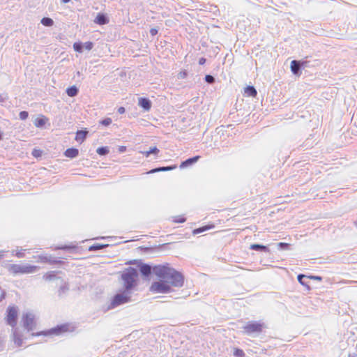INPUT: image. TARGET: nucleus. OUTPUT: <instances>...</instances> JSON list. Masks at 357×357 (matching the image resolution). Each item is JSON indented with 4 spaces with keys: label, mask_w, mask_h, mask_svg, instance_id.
Instances as JSON below:
<instances>
[{
    "label": "nucleus",
    "mask_w": 357,
    "mask_h": 357,
    "mask_svg": "<svg viewBox=\"0 0 357 357\" xmlns=\"http://www.w3.org/2000/svg\"><path fill=\"white\" fill-rule=\"evenodd\" d=\"M127 150V147L126 146H119L118 148V151L120 153H123L126 152Z\"/></svg>",
    "instance_id": "48"
},
{
    "label": "nucleus",
    "mask_w": 357,
    "mask_h": 357,
    "mask_svg": "<svg viewBox=\"0 0 357 357\" xmlns=\"http://www.w3.org/2000/svg\"><path fill=\"white\" fill-rule=\"evenodd\" d=\"M200 155H195L187 158L181 162L179 165L180 169H185L192 166L200 159Z\"/></svg>",
    "instance_id": "12"
},
{
    "label": "nucleus",
    "mask_w": 357,
    "mask_h": 357,
    "mask_svg": "<svg viewBox=\"0 0 357 357\" xmlns=\"http://www.w3.org/2000/svg\"><path fill=\"white\" fill-rule=\"evenodd\" d=\"M308 278L310 280H317V281H322V280H323V278L319 275H308Z\"/></svg>",
    "instance_id": "46"
},
{
    "label": "nucleus",
    "mask_w": 357,
    "mask_h": 357,
    "mask_svg": "<svg viewBox=\"0 0 357 357\" xmlns=\"http://www.w3.org/2000/svg\"><path fill=\"white\" fill-rule=\"evenodd\" d=\"M107 247H109V244L95 243L89 246L88 250L90 252H96Z\"/></svg>",
    "instance_id": "25"
},
{
    "label": "nucleus",
    "mask_w": 357,
    "mask_h": 357,
    "mask_svg": "<svg viewBox=\"0 0 357 357\" xmlns=\"http://www.w3.org/2000/svg\"><path fill=\"white\" fill-rule=\"evenodd\" d=\"M6 295V291L3 290V291H2V293H1V296H0V302H1L3 299H4V298H5Z\"/></svg>",
    "instance_id": "51"
},
{
    "label": "nucleus",
    "mask_w": 357,
    "mask_h": 357,
    "mask_svg": "<svg viewBox=\"0 0 357 357\" xmlns=\"http://www.w3.org/2000/svg\"><path fill=\"white\" fill-rule=\"evenodd\" d=\"M63 155L66 158H69L73 159V158H75L77 156H78V155H79V150L77 148L70 147V148L67 149L64 151Z\"/></svg>",
    "instance_id": "19"
},
{
    "label": "nucleus",
    "mask_w": 357,
    "mask_h": 357,
    "mask_svg": "<svg viewBox=\"0 0 357 357\" xmlns=\"http://www.w3.org/2000/svg\"><path fill=\"white\" fill-rule=\"evenodd\" d=\"M61 1L63 3H69L70 1V0H61Z\"/></svg>",
    "instance_id": "54"
},
{
    "label": "nucleus",
    "mask_w": 357,
    "mask_h": 357,
    "mask_svg": "<svg viewBox=\"0 0 357 357\" xmlns=\"http://www.w3.org/2000/svg\"><path fill=\"white\" fill-rule=\"evenodd\" d=\"M22 323L24 328L28 332L33 331L36 325L34 314L30 312L24 313L22 317Z\"/></svg>",
    "instance_id": "9"
},
{
    "label": "nucleus",
    "mask_w": 357,
    "mask_h": 357,
    "mask_svg": "<svg viewBox=\"0 0 357 357\" xmlns=\"http://www.w3.org/2000/svg\"><path fill=\"white\" fill-rule=\"evenodd\" d=\"M61 280V284L58 290V296L60 298H62L65 294L68 293L69 291V284L67 282L63 281V279Z\"/></svg>",
    "instance_id": "17"
},
{
    "label": "nucleus",
    "mask_w": 357,
    "mask_h": 357,
    "mask_svg": "<svg viewBox=\"0 0 357 357\" xmlns=\"http://www.w3.org/2000/svg\"><path fill=\"white\" fill-rule=\"evenodd\" d=\"M79 90L78 87H77L75 85L70 86L66 90V94L71 98L77 96L79 93Z\"/></svg>",
    "instance_id": "24"
},
{
    "label": "nucleus",
    "mask_w": 357,
    "mask_h": 357,
    "mask_svg": "<svg viewBox=\"0 0 357 357\" xmlns=\"http://www.w3.org/2000/svg\"><path fill=\"white\" fill-rule=\"evenodd\" d=\"M98 238L104 239V238H105V237L101 236V237H99Z\"/></svg>",
    "instance_id": "59"
},
{
    "label": "nucleus",
    "mask_w": 357,
    "mask_h": 357,
    "mask_svg": "<svg viewBox=\"0 0 357 357\" xmlns=\"http://www.w3.org/2000/svg\"><path fill=\"white\" fill-rule=\"evenodd\" d=\"M244 93L248 97L255 98L257 95V91L254 86L248 85L244 88Z\"/></svg>",
    "instance_id": "22"
},
{
    "label": "nucleus",
    "mask_w": 357,
    "mask_h": 357,
    "mask_svg": "<svg viewBox=\"0 0 357 357\" xmlns=\"http://www.w3.org/2000/svg\"><path fill=\"white\" fill-rule=\"evenodd\" d=\"M88 130H86V128L77 130V131L76 132L75 140L77 142H84L86 138Z\"/></svg>",
    "instance_id": "20"
},
{
    "label": "nucleus",
    "mask_w": 357,
    "mask_h": 357,
    "mask_svg": "<svg viewBox=\"0 0 357 357\" xmlns=\"http://www.w3.org/2000/svg\"><path fill=\"white\" fill-rule=\"evenodd\" d=\"M158 31H159V29L158 28H151L150 29V34L152 36H155V35L158 34Z\"/></svg>",
    "instance_id": "47"
},
{
    "label": "nucleus",
    "mask_w": 357,
    "mask_h": 357,
    "mask_svg": "<svg viewBox=\"0 0 357 357\" xmlns=\"http://www.w3.org/2000/svg\"><path fill=\"white\" fill-rule=\"evenodd\" d=\"M297 280H298V282L303 287H305V289L307 290V291H310L311 290V287L308 284V280H309V278H308V275H305V274H303V273H300L297 275Z\"/></svg>",
    "instance_id": "15"
},
{
    "label": "nucleus",
    "mask_w": 357,
    "mask_h": 357,
    "mask_svg": "<svg viewBox=\"0 0 357 357\" xmlns=\"http://www.w3.org/2000/svg\"><path fill=\"white\" fill-rule=\"evenodd\" d=\"M47 121L48 119L45 116L40 115L34 120L33 124L36 128H43V127H45Z\"/></svg>",
    "instance_id": "18"
},
{
    "label": "nucleus",
    "mask_w": 357,
    "mask_h": 357,
    "mask_svg": "<svg viewBox=\"0 0 357 357\" xmlns=\"http://www.w3.org/2000/svg\"><path fill=\"white\" fill-rule=\"evenodd\" d=\"M188 72L186 70H183V71H181L178 74V79H185L188 77Z\"/></svg>",
    "instance_id": "44"
},
{
    "label": "nucleus",
    "mask_w": 357,
    "mask_h": 357,
    "mask_svg": "<svg viewBox=\"0 0 357 357\" xmlns=\"http://www.w3.org/2000/svg\"><path fill=\"white\" fill-rule=\"evenodd\" d=\"M73 49L76 52L82 53L84 50L83 43L81 41L74 43Z\"/></svg>",
    "instance_id": "31"
},
{
    "label": "nucleus",
    "mask_w": 357,
    "mask_h": 357,
    "mask_svg": "<svg viewBox=\"0 0 357 357\" xmlns=\"http://www.w3.org/2000/svg\"><path fill=\"white\" fill-rule=\"evenodd\" d=\"M5 252H6V251H4V250H0V255H4Z\"/></svg>",
    "instance_id": "56"
},
{
    "label": "nucleus",
    "mask_w": 357,
    "mask_h": 357,
    "mask_svg": "<svg viewBox=\"0 0 357 357\" xmlns=\"http://www.w3.org/2000/svg\"><path fill=\"white\" fill-rule=\"evenodd\" d=\"M141 153L146 158H149L151 155H153L155 158L158 156L160 150L157 146H151L148 151H143Z\"/></svg>",
    "instance_id": "21"
},
{
    "label": "nucleus",
    "mask_w": 357,
    "mask_h": 357,
    "mask_svg": "<svg viewBox=\"0 0 357 357\" xmlns=\"http://www.w3.org/2000/svg\"><path fill=\"white\" fill-rule=\"evenodd\" d=\"M204 81L210 84H213L215 82V78L211 75H206L204 77Z\"/></svg>",
    "instance_id": "38"
},
{
    "label": "nucleus",
    "mask_w": 357,
    "mask_h": 357,
    "mask_svg": "<svg viewBox=\"0 0 357 357\" xmlns=\"http://www.w3.org/2000/svg\"><path fill=\"white\" fill-rule=\"evenodd\" d=\"M172 221L175 223H183L186 221V218L184 215H177L172 218Z\"/></svg>",
    "instance_id": "37"
},
{
    "label": "nucleus",
    "mask_w": 357,
    "mask_h": 357,
    "mask_svg": "<svg viewBox=\"0 0 357 357\" xmlns=\"http://www.w3.org/2000/svg\"><path fill=\"white\" fill-rule=\"evenodd\" d=\"M290 69L291 73L296 76H300L303 69L299 64L298 60H292L290 63Z\"/></svg>",
    "instance_id": "13"
},
{
    "label": "nucleus",
    "mask_w": 357,
    "mask_h": 357,
    "mask_svg": "<svg viewBox=\"0 0 357 357\" xmlns=\"http://www.w3.org/2000/svg\"><path fill=\"white\" fill-rule=\"evenodd\" d=\"M278 248L280 250H289L291 245L284 242H280L277 244Z\"/></svg>",
    "instance_id": "35"
},
{
    "label": "nucleus",
    "mask_w": 357,
    "mask_h": 357,
    "mask_svg": "<svg viewBox=\"0 0 357 357\" xmlns=\"http://www.w3.org/2000/svg\"><path fill=\"white\" fill-rule=\"evenodd\" d=\"M308 56L305 57L303 59L298 60L299 64L303 70L310 67V61L307 60Z\"/></svg>",
    "instance_id": "34"
},
{
    "label": "nucleus",
    "mask_w": 357,
    "mask_h": 357,
    "mask_svg": "<svg viewBox=\"0 0 357 357\" xmlns=\"http://www.w3.org/2000/svg\"><path fill=\"white\" fill-rule=\"evenodd\" d=\"M250 249L252 250H255V251H257V252H266V253L270 252V249H269L268 246L264 245L262 244H259V243L251 244L250 246Z\"/></svg>",
    "instance_id": "16"
},
{
    "label": "nucleus",
    "mask_w": 357,
    "mask_h": 357,
    "mask_svg": "<svg viewBox=\"0 0 357 357\" xmlns=\"http://www.w3.org/2000/svg\"><path fill=\"white\" fill-rule=\"evenodd\" d=\"M139 248H140L141 250H148V249H149L148 248H146V247H143V246L139 247Z\"/></svg>",
    "instance_id": "55"
},
{
    "label": "nucleus",
    "mask_w": 357,
    "mask_h": 357,
    "mask_svg": "<svg viewBox=\"0 0 357 357\" xmlns=\"http://www.w3.org/2000/svg\"><path fill=\"white\" fill-rule=\"evenodd\" d=\"M3 257V255H0V259Z\"/></svg>",
    "instance_id": "58"
},
{
    "label": "nucleus",
    "mask_w": 357,
    "mask_h": 357,
    "mask_svg": "<svg viewBox=\"0 0 357 357\" xmlns=\"http://www.w3.org/2000/svg\"><path fill=\"white\" fill-rule=\"evenodd\" d=\"M47 264H54V265H56V264L62 265L64 264V261L59 259V258L54 257L52 255H48L47 256Z\"/></svg>",
    "instance_id": "27"
},
{
    "label": "nucleus",
    "mask_w": 357,
    "mask_h": 357,
    "mask_svg": "<svg viewBox=\"0 0 357 357\" xmlns=\"http://www.w3.org/2000/svg\"><path fill=\"white\" fill-rule=\"evenodd\" d=\"M158 281L152 282L150 291L155 294H168L172 287H181L184 284L185 277L168 263L160 264L157 271Z\"/></svg>",
    "instance_id": "1"
},
{
    "label": "nucleus",
    "mask_w": 357,
    "mask_h": 357,
    "mask_svg": "<svg viewBox=\"0 0 357 357\" xmlns=\"http://www.w3.org/2000/svg\"><path fill=\"white\" fill-rule=\"evenodd\" d=\"M3 132L2 131H0V141L3 139Z\"/></svg>",
    "instance_id": "52"
},
{
    "label": "nucleus",
    "mask_w": 357,
    "mask_h": 357,
    "mask_svg": "<svg viewBox=\"0 0 357 357\" xmlns=\"http://www.w3.org/2000/svg\"><path fill=\"white\" fill-rule=\"evenodd\" d=\"M213 225H204L198 228H195L192 230V234L197 235L213 228Z\"/></svg>",
    "instance_id": "26"
},
{
    "label": "nucleus",
    "mask_w": 357,
    "mask_h": 357,
    "mask_svg": "<svg viewBox=\"0 0 357 357\" xmlns=\"http://www.w3.org/2000/svg\"><path fill=\"white\" fill-rule=\"evenodd\" d=\"M233 355L235 357H245V354L243 349H241L240 348H234Z\"/></svg>",
    "instance_id": "36"
},
{
    "label": "nucleus",
    "mask_w": 357,
    "mask_h": 357,
    "mask_svg": "<svg viewBox=\"0 0 357 357\" xmlns=\"http://www.w3.org/2000/svg\"><path fill=\"white\" fill-rule=\"evenodd\" d=\"M109 152L108 146H100L96 149V153L100 156H105Z\"/></svg>",
    "instance_id": "30"
},
{
    "label": "nucleus",
    "mask_w": 357,
    "mask_h": 357,
    "mask_svg": "<svg viewBox=\"0 0 357 357\" xmlns=\"http://www.w3.org/2000/svg\"><path fill=\"white\" fill-rule=\"evenodd\" d=\"M138 105L141 108L144 109L145 112H149L151 110L152 107V102L149 98L146 97H139L138 98Z\"/></svg>",
    "instance_id": "10"
},
{
    "label": "nucleus",
    "mask_w": 357,
    "mask_h": 357,
    "mask_svg": "<svg viewBox=\"0 0 357 357\" xmlns=\"http://www.w3.org/2000/svg\"><path fill=\"white\" fill-rule=\"evenodd\" d=\"M132 293V291L123 288L119 289L118 292L112 297L110 303L107 306V310L130 302Z\"/></svg>",
    "instance_id": "4"
},
{
    "label": "nucleus",
    "mask_w": 357,
    "mask_h": 357,
    "mask_svg": "<svg viewBox=\"0 0 357 357\" xmlns=\"http://www.w3.org/2000/svg\"><path fill=\"white\" fill-rule=\"evenodd\" d=\"M12 255L16 256L18 258H23V257H25L24 250H18V251H16V252H15L13 250L12 252Z\"/></svg>",
    "instance_id": "42"
},
{
    "label": "nucleus",
    "mask_w": 357,
    "mask_h": 357,
    "mask_svg": "<svg viewBox=\"0 0 357 357\" xmlns=\"http://www.w3.org/2000/svg\"><path fill=\"white\" fill-rule=\"evenodd\" d=\"M176 167H177L176 165L158 167L151 169V170H149L147 172V174H154V173L160 172L171 171V170L175 169Z\"/></svg>",
    "instance_id": "14"
},
{
    "label": "nucleus",
    "mask_w": 357,
    "mask_h": 357,
    "mask_svg": "<svg viewBox=\"0 0 357 357\" xmlns=\"http://www.w3.org/2000/svg\"><path fill=\"white\" fill-rule=\"evenodd\" d=\"M47 256L48 255H40L34 256L33 258L36 259V262L47 263Z\"/></svg>",
    "instance_id": "33"
},
{
    "label": "nucleus",
    "mask_w": 357,
    "mask_h": 357,
    "mask_svg": "<svg viewBox=\"0 0 357 357\" xmlns=\"http://www.w3.org/2000/svg\"><path fill=\"white\" fill-rule=\"evenodd\" d=\"M206 59L204 57L199 58V61H198V63L200 66L204 65L206 63Z\"/></svg>",
    "instance_id": "49"
},
{
    "label": "nucleus",
    "mask_w": 357,
    "mask_h": 357,
    "mask_svg": "<svg viewBox=\"0 0 357 357\" xmlns=\"http://www.w3.org/2000/svg\"><path fill=\"white\" fill-rule=\"evenodd\" d=\"M73 331V327L69 323H64L58 324L51 328L44 330L33 334L36 336H53V335H61L66 332H71Z\"/></svg>",
    "instance_id": "6"
},
{
    "label": "nucleus",
    "mask_w": 357,
    "mask_h": 357,
    "mask_svg": "<svg viewBox=\"0 0 357 357\" xmlns=\"http://www.w3.org/2000/svg\"><path fill=\"white\" fill-rule=\"evenodd\" d=\"M29 117V112L27 111H21L19 113V118L22 121H25Z\"/></svg>",
    "instance_id": "43"
},
{
    "label": "nucleus",
    "mask_w": 357,
    "mask_h": 357,
    "mask_svg": "<svg viewBox=\"0 0 357 357\" xmlns=\"http://www.w3.org/2000/svg\"><path fill=\"white\" fill-rule=\"evenodd\" d=\"M128 264L136 265L138 270V274H141L144 280H149L151 275H155L158 277L157 271L160 267V264L151 265L143 263L140 259H133L127 262Z\"/></svg>",
    "instance_id": "3"
},
{
    "label": "nucleus",
    "mask_w": 357,
    "mask_h": 357,
    "mask_svg": "<svg viewBox=\"0 0 357 357\" xmlns=\"http://www.w3.org/2000/svg\"><path fill=\"white\" fill-rule=\"evenodd\" d=\"M13 336L14 343L17 346L21 347L22 345V343H23V340H22V335L20 334L17 331L16 328H13Z\"/></svg>",
    "instance_id": "23"
},
{
    "label": "nucleus",
    "mask_w": 357,
    "mask_h": 357,
    "mask_svg": "<svg viewBox=\"0 0 357 357\" xmlns=\"http://www.w3.org/2000/svg\"><path fill=\"white\" fill-rule=\"evenodd\" d=\"M94 46V43L91 41H87L86 43H83V47H84V49L88 50V51H90L93 49Z\"/></svg>",
    "instance_id": "40"
},
{
    "label": "nucleus",
    "mask_w": 357,
    "mask_h": 357,
    "mask_svg": "<svg viewBox=\"0 0 357 357\" xmlns=\"http://www.w3.org/2000/svg\"><path fill=\"white\" fill-rule=\"evenodd\" d=\"M264 323L261 321H248L243 327V333L246 335H251L254 334H259L264 328Z\"/></svg>",
    "instance_id": "7"
},
{
    "label": "nucleus",
    "mask_w": 357,
    "mask_h": 357,
    "mask_svg": "<svg viewBox=\"0 0 357 357\" xmlns=\"http://www.w3.org/2000/svg\"><path fill=\"white\" fill-rule=\"evenodd\" d=\"M19 309L16 305H9L6 310L5 321L7 325L15 328L17 324Z\"/></svg>",
    "instance_id": "8"
},
{
    "label": "nucleus",
    "mask_w": 357,
    "mask_h": 357,
    "mask_svg": "<svg viewBox=\"0 0 357 357\" xmlns=\"http://www.w3.org/2000/svg\"><path fill=\"white\" fill-rule=\"evenodd\" d=\"M56 273H57L56 271H48L43 275V278L45 280H52L54 279H61V278L57 277Z\"/></svg>",
    "instance_id": "28"
},
{
    "label": "nucleus",
    "mask_w": 357,
    "mask_h": 357,
    "mask_svg": "<svg viewBox=\"0 0 357 357\" xmlns=\"http://www.w3.org/2000/svg\"><path fill=\"white\" fill-rule=\"evenodd\" d=\"M349 357H357V354H355V353H354V354H350L349 355Z\"/></svg>",
    "instance_id": "53"
},
{
    "label": "nucleus",
    "mask_w": 357,
    "mask_h": 357,
    "mask_svg": "<svg viewBox=\"0 0 357 357\" xmlns=\"http://www.w3.org/2000/svg\"><path fill=\"white\" fill-rule=\"evenodd\" d=\"M40 23L47 27H50L54 25V20L49 17H44L41 19Z\"/></svg>",
    "instance_id": "29"
},
{
    "label": "nucleus",
    "mask_w": 357,
    "mask_h": 357,
    "mask_svg": "<svg viewBox=\"0 0 357 357\" xmlns=\"http://www.w3.org/2000/svg\"><path fill=\"white\" fill-rule=\"evenodd\" d=\"M8 99V96L6 93L0 94V102L3 103Z\"/></svg>",
    "instance_id": "45"
},
{
    "label": "nucleus",
    "mask_w": 357,
    "mask_h": 357,
    "mask_svg": "<svg viewBox=\"0 0 357 357\" xmlns=\"http://www.w3.org/2000/svg\"><path fill=\"white\" fill-rule=\"evenodd\" d=\"M112 123V120L109 117H106L99 121V124L105 127L109 126Z\"/></svg>",
    "instance_id": "32"
},
{
    "label": "nucleus",
    "mask_w": 357,
    "mask_h": 357,
    "mask_svg": "<svg viewBox=\"0 0 357 357\" xmlns=\"http://www.w3.org/2000/svg\"><path fill=\"white\" fill-rule=\"evenodd\" d=\"M76 248L77 247L75 245H64L61 247H59L58 249L63 250H74L76 249Z\"/></svg>",
    "instance_id": "41"
},
{
    "label": "nucleus",
    "mask_w": 357,
    "mask_h": 357,
    "mask_svg": "<svg viewBox=\"0 0 357 357\" xmlns=\"http://www.w3.org/2000/svg\"><path fill=\"white\" fill-rule=\"evenodd\" d=\"M123 281V288L130 291H133L139 284L138 270L135 267L128 266L121 274Z\"/></svg>",
    "instance_id": "2"
},
{
    "label": "nucleus",
    "mask_w": 357,
    "mask_h": 357,
    "mask_svg": "<svg viewBox=\"0 0 357 357\" xmlns=\"http://www.w3.org/2000/svg\"><path fill=\"white\" fill-rule=\"evenodd\" d=\"M3 266H4L10 273L13 275L33 273L40 268L39 266L28 264L24 265L6 264Z\"/></svg>",
    "instance_id": "5"
},
{
    "label": "nucleus",
    "mask_w": 357,
    "mask_h": 357,
    "mask_svg": "<svg viewBox=\"0 0 357 357\" xmlns=\"http://www.w3.org/2000/svg\"><path fill=\"white\" fill-rule=\"evenodd\" d=\"M94 23L98 25H105L109 22V18L107 13H98L93 20Z\"/></svg>",
    "instance_id": "11"
},
{
    "label": "nucleus",
    "mask_w": 357,
    "mask_h": 357,
    "mask_svg": "<svg viewBox=\"0 0 357 357\" xmlns=\"http://www.w3.org/2000/svg\"><path fill=\"white\" fill-rule=\"evenodd\" d=\"M118 113L120 114H123L126 112V109L124 107H119L117 110Z\"/></svg>",
    "instance_id": "50"
},
{
    "label": "nucleus",
    "mask_w": 357,
    "mask_h": 357,
    "mask_svg": "<svg viewBox=\"0 0 357 357\" xmlns=\"http://www.w3.org/2000/svg\"><path fill=\"white\" fill-rule=\"evenodd\" d=\"M42 154H43V151L40 149H33L31 152V155L36 158H38L41 157Z\"/></svg>",
    "instance_id": "39"
},
{
    "label": "nucleus",
    "mask_w": 357,
    "mask_h": 357,
    "mask_svg": "<svg viewBox=\"0 0 357 357\" xmlns=\"http://www.w3.org/2000/svg\"><path fill=\"white\" fill-rule=\"evenodd\" d=\"M354 225L356 227H357V220L354 222Z\"/></svg>",
    "instance_id": "57"
}]
</instances>
